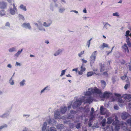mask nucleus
<instances>
[{
  "label": "nucleus",
  "mask_w": 131,
  "mask_h": 131,
  "mask_svg": "<svg viewBox=\"0 0 131 131\" xmlns=\"http://www.w3.org/2000/svg\"><path fill=\"white\" fill-rule=\"evenodd\" d=\"M70 112L72 114H75V111L74 110H71L70 111Z\"/></svg>",
  "instance_id": "62"
},
{
  "label": "nucleus",
  "mask_w": 131,
  "mask_h": 131,
  "mask_svg": "<svg viewBox=\"0 0 131 131\" xmlns=\"http://www.w3.org/2000/svg\"><path fill=\"white\" fill-rule=\"evenodd\" d=\"M65 10V8L62 6H61L58 7V11L60 13L62 14L63 13Z\"/></svg>",
  "instance_id": "11"
},
{
  "label": "nucleus",
  "mask_w": 131,
  "mask_h": 131,
  "mask_svg": "<svg viewBox=\"0 0 131 131\" xmlns=\"http://www.w3.org/2000/svg\"><path fill=\"white\" fill-rule=\"evenodd\" d=\"M120 126L118 125H115V129L116 131H118L119 130Z\"/></svg>",
  "instance_id": "47"
},
{
  "label": "nucleus",
  "mask_w": 131,
  "mask_h": 131,
  "mask_svg": "<svg viewBox=\"0 0 131 131\" xmlns=\"http://www.w3.org/2000/svg\"><path fill=\"white\" fill-rule=\"evenodd\" d=\"M94 111V109L93 107H92L91 108V111L90 112V114H93Z\"/></svg>",
  "instance_id": "59"
},
{
  "label": "nucleus",
  "mask_w": 131,
  "mask_h": 131,
  "mask_svg": "<svg viewBox=\"0 0 131 131\" xmlns=\"http://www.w3.org/2000/svg\"><path fill=\"white\" fill-rule=\"evenodd\" d=\"M67 108L66 106L61 107L60 108V110L62 114L65 113L67 110Z\"/></svg>",
  "instance_id": "18"
},
{
  "label": "nucleus",
  "mask_w": 131,
  "mask_h": 131,
  "mask_svg": "<svg viewBox=\"0 0 131 131\" xmlns=\"http://www.w3.org/2000/svg\"><path fill=\"white\" fill-rule=\"evenodd\" d=\"M22 26L23 28L28 29L29 30H31V29L30 24L29 23H24L22 25Z\"/></svg>",
  "instance_id": "8"
},
{
  "label": "nucleus",
  "mask_w": 131,
  "mask_h": 131,
  "mask_svg": "<svg viewBox=\"0 0 131 131\" xmlns=\"http://www.w3.org/2000/svg\"><path fill=\"white\" fill-rule=\"evenodd\" d=\"M112 93L107 91L105 92L102 96V97L104 98H108L110 97V95H111Z\"/></svg>",
  "instance_id": "7"
},
{
  "label": "nucleus",
  "mask_w": 131,
  "mask_h": 131,
  "mask_svg": "<svg viewBox=\"0 0 131 131\" xmlns=\"http://www.w3.org/2000/svg\"><path fill=\"white\" fill-rule=\"evenodd\" d=\"M9 112H6L0 115V117L2 118H7L9 116Z\"/></svg>",
  "instance_id": "17"
},
{
  "label": "nucleus",
  "mask_w": 131,
  "mask_h": 131,
  "mask_svg": "<svg viewBox=\"0 0 131 131\" xmlns=\"http://www.w3.org/2000/svg\"><path fill=\"white\" fill-rule=\"evenodd\" d=\"M106 109L103 106H102L100 107V113L101 114L104 115L105 113Z\"/></svg>",
  "instance_id": "19"
},
{
  "label": "nucleus",
  "mask_w": 131,
  "mask_h": 131,
  "mask_svg": "<svg viewBox=\"0 0 131 131\" xmlns=\"http://www.w3.org/2000/svg\"><path fill=\"white\" fill-rule=\"evenodd\" d=\"M97 54V51H95L92 53L91 56L90 57V60L91 65L93 64L95 61L96 56Z\"/></svg>",
  "instance_id": "2"
},
{
  "label": "nucleus",
  "mask_w": 131,
  "mask_h": 131,
  "mask_svg": "<svg viewBox=\"0 0 131 131\" xmlns=\"http://www.w3.org/2000/svg\"><path fill=\"white\" fill-rule=\"evenodd\" d=\"M56 128L54 127H50L47 131H56Z\"/></svg>",
  "instance_id": "41"
},
{
  "label": "nucleus",
  "mask_w": 131,
  "mask_h": 131,
  "mask_svg": "<svg viewBox=\"0 0 131 131\" xmlns=\"http://www.w3.org/2000/svg\"><path fill=\"white\" fill-rule=\"evenodd\" d=\"M106 121V119L105 118L103 119L102 120L101 122L102 125V126L104 127L105 126Z\"/></svg>",
  "instance_id": "38"
},
{
  "label": "nucleus",
  "mask_w": 131,
  "mask_h": 131,
  "mask_svg": "<svg viewBox=\"0 0 131 131\" xmlns=\"http://www.w3.org/2000/svg\"><path fill=\"white\" fill-rule=\"evenodd\" d=\"M7 127V125L6 124H5L0 126V129H1L5 128L6 127Z\"/></svg>",
  "instance_id": "49"
},
{
  "label": "nucleus",
  "mask_w": 131,
  "mask_h": 131,
  "mask_svg": "<svg viewBox=\"0 0 131 131\" xmlns=\"http://www.w3.org/2000/svg\"><path fill=\"white\" fill-rule=\"evenodd\" d=\"M7 3L3 1L0 2V9H4L7 8Z\"/></svg>",
  "instance_id": "4"
},
{
  "label": "nucleus",
  "mask_w": 131,
  "mask_h": 131,
  "mask_svg": "<svg viewBox=\"0 0 131 131\" xmlns=\"http://www.w3.org/2000/svg\"><path fill=\"white\" fill-rule=\"evenodd\" d=\"M129 102V103H128V107L129 108H131V102Z\"/></svg>",
  "instance_id": "64"
},
{
  "label": "nucleus",
  "mask_w": 131,
  "mask_h": 131,
  "mask_svg": "<svg viewBox=\"0 0 131 131\" xmlns=\"http://www.w3.org/2000/svg\"><path fill=\"white\" fill-rule=\"evenodd\" d=\"M126 83V84L124 86V89L126 90H127L130 86V82L129 80H127Z\"/></svg>",
  "instance_id": "26"
},
{
  "label": "nucleus",
  "mask_w": 131,
  "mask_h": 131,
  "mask_svg": "<svg viewBox=\"0 0 131 131\" xmlns=\"http://www.w3.org/2000/svg\"><path fill=\"white\" fill-rule=\"evenodd\" d=\"M129 116V114L127 113L124 112L122 113L121 117L122 119H126Z\"/></svg>",
  "instance_id": "13"
},
{
  "label": "nucleus",
  "mask_w": 131,
  "mask_h": 131,
  "mask_svg": "<svg viewBox=\"0 0 131 131\" xmlns=\"http://www.w3.org/2000/svg\"><path fill=\"white\" fill-rule=\"evenodd\" d=\"M50 90V87L49 86H47L41 90L40 92V94H41L43 93L44 92L46 91H49Z\"/></svg>",
  "instance_id": "15"
},
{
  "label": "nucleus",
  "mask_w": 131,
  "mask_h": 131,
  "mask_svg": "<svg viewBox=\"0 0 131 131\" xmlns=\"http://www.w3.org/2000/svg\"><path fill=\"white\" fill-rule=\"evenodd\" d=\"M129 38H128L127 39L126 42L127 43V44L128 45L129 47H131V44L130 42L129 41Z\"/></svg>",
  "instance_id": "50"
},
{
  "label": "nucleus",
  "mask_w": 131,
  "mask_h": 131,
  "mask_svg": "<svg viewBox=\"0 0 131 131\" xmlns=\"http://www.w3.org/2000/svg\"><path fill=\"white\" fill-rule=\"evenodd\" d=\"M119 121L116 118H115V121H114L112 123V124L113 125H118L119 123Z\"/></svg>",
  "instance_id": "33"
},
{
  "label": "nucleus",
  "mask_w": 131,
  "mask_h": 131,
  "mask_svg": "<svg viewBox=\"0 0 131 131\" xmlns=\"http://www.w3.org/2000/svg\"><path fill=\"white\" fill-rule=\"evenodd\" d=\"M47 124L46 122H45L43 125L42 127V131H45L46 129Z\"/></svg>",
  "instance_id": "32"
},
{
  "label": "nucleus",
  "mask_w": 131,
  "mask_h": 131,
  "mask_svg": "<svg viewBox=\"0 0 131 131\" xmlns=\"http://www.w3.org/2000/svg\"><path fill=\"white\" fill-rule=\"evenodd\" d=\"M93 74V72H88L87 74V76H91Z\"/></svg>",
  "instance_id": "45"
},
{
  "label": "nucleus",
  "mask_w": 131,
  "mask_h": 131,
  "mask_svg": "<svg viewBox=\"0 0 131 131\" xmlns=\"http://www.w3.org/2000/svg\"><path fill=\"white\" fill-rule=\"evenodd\" d=\"M64 123L65 124H69V126L71 128H73L74 127V124L73 123H70V121L69 120L65 121H64Z\"/></svg>",
  "instance_id": "20"
},
{
  "label": "nucleus",
  "mask_w": 131,
  "mask_h": 131,
  "mask_svg": "<svg viewBox=\"0 0 131 131\" xmlns=\"http://www.w3.org/2000/svg\"><path fill=\"white\" fill-rule=\"evenodd\" d=\"M101 86L102 88L104 89L106 85V83L103 80H101Z\"/></svg>",
  "instance_id": "30"
},
{
  "label": "nucleus",
  "mask_w": 131,
  "mask_h": 131,
  "mask_svg": "<svg viewBox=\"0 0 131 131\" xmlns=\"http://www.w3.org/2000/svg\"><path fill=\"white\" fill-rule=\"evenodd\" d=\"M17 66H21V65L20 63L16 62V63L15 66L16 67Z\"/></svg>",
  "instance_id": "60"
},
{
  "label": "nucleus",
  "mask_w": 131,
  "mask_h": 131,
  "mask_svg": "<svg viewBox=\"0 0 131 131\" xmlns=\"http://www.w3.org/2000/svg\"><path fill=\"white\" fill-rule=\"evenodd\" d=\"M84 94L85 96H89L90 95L93 94V89L92 88L89 89L88 91L86 92H84Z\"/></svg>",
  "instance_id": "9"
},
{
  "label": "nucleus",
  "mask_w": 131,
  "mask_h": 131,
  "mask_svg": "<svg viewBox=\"0 0 131 131\" xmlns=\"http://www.w3.org/2000/svg\"><path fill=\"white\" fill-rule=\"evenodd\" d=\"M5 26L6 27H10V24L9 22H7L5 24Z\"/></svg>",
  "instance_id": "58"
},
{
  "label": "nucleus",
  "mask_w": 131,
  "mask_h": 131,
  "mask_svg": "<svg viewBox=\"0 0 131 131\" xmlns=\"http://www.w3.org/2000/svg\"><path fill=\"white\" fill-rule=\"evenodd\" d=\"M60 113L58 110H57L54 113V116L55 119L61 118Z\"/></svg>",
  "instance_id": "14"
},
{
  "label": "nucleus",
  "mask_w": 131,
  "mask_h": 131,
  "mask_svg": "<svg viewBox=\"0 0 131 131\" xmlns=\"http://www.w3.org/2000/svg\"><path fill=\"white\" fill-rule=\"evenodd\" d=\"M26 81V80L25 79H23L19 83L20 86H23L25 84Z\"/></svg>",
  "instance_id": "31"
},
{
  "label": "nucleus",
  "mask_w": 131,
  "mask_h": 131,
  "mask_svg": "<svg viewBox=\"0 0 131 131\" xmlns=\"http://www.w3.org/2000/svg\"><path fill=\"white\" fill-rule=\"evenodd\" d=\"M19 8L21 9L24 11H26L27 9L26 6H25L23 4H21L19 6Z\"/></svg>",
  "instance_id": "27"
},
{
  "label": "nucleus",
  "mask_w": 131,
  "mask_h": 131,
  "mask_svg": "<svg viewBox=\"0 0 131 131\" xmlns=\"http://www.w3.org/2000/svg\"><path fill=\"white\" fill-rule=\"evenodd\" d=\"M38 28V29L40 30L43 31H46V30L44 28L42 25L41 26H39Z\"/></svg>",
  "instance_id": "37"
},
{
  "label": "nucleus",
  "mask_w": 131,
  "mask_h": 131,
  "mask_svg": "<svg viewBox=\"0 0 131 131\" xmlns=\"http://www.w3.org/2000/svg\"><path fill=\"white\" fill-rule=\"evenodd\" d=\"M8 51L10 52H12L16 51V48L14 47H13L10 48L8 49Z\"/></svg>",
  "instance_id": "36"
},
{
  "label": "nucleus",
  "mask_w": 131,
  "mask_h": 131,
  "mask_svg": "<svg viewBox=\"0 0 131 131\" xmlns=\"http://www.w3.org/2000/svg\"><path fill=\"white\" fill-rule=\"evenodd\" d=\"M23 50V49H22L20 50H18L17 53L14 54V57L16 58H17L19 57V55L22 52Z\"/></svg>",
  "instance_id": "24"
},
{
  "label": "nucleus",
  "mask_w": 131,
  "mask_h": 131,
  "mask_svg": "<svg viewBox=\"0 0 131 131\" xmlns=\"http://www.w3.org/2000/svg\"><path fill=\"white\" fill-rule=\"evenodd\" d=\"M66 70L67 69H66L62 70V71H61V73L60 75L61 77L62 76L65 74Z\"/></svg>",
  "instance_id": "48"
},
{
  "label": "nucleus",
  "mask_w": 131,
  "mask_h": 131,
  "mask_svg": "<svg viewBox=\"0 0 131 131\" xmlns=\"http://www.w3.org/2000/svg\"><path fill=\"white\" fill-rule=\"evenodd\" d=\"M52 24V21L50 20H47L46 22H44L43 23V26L48 27L50 26Z\"/></svg>",
  "instance_id": "5"
},
{
  "label": "nucleus",
  "mask_w": 131,
  "mask_h": 131,
  "mask_svg": "<svg viewBox=\"0 0 131 131\" xmlns=\"http://www.w3.org/2000/svg\"><path fill=\"white\" fill-rule=\"evenodd\" d=\"M92 121L89 120L88 122V126L89 127H91L92 125Z\"/></svg>",
  "instance_id": "61"
},
{
  "label": "nucleus",
  "mask_w": 131,
  "mask_h": 131,
  "mask_svg": "<svg viewBox=\"0 0 131 131\" xmlns=\"http://www.w3.org/2000/svg\"><path fill=\"white\" fill-rule=\"evenodd\" d=\"M102 47L103 49L104 47H108V45L105 43H103V45L102 46Z\"/></svg>",
  "instance_id": "52"
},
{
  "label": "nucleus",
  "mask_w": 131,
  "mask_h": 131,
  "mask_svg": "<svg viewBox=\"0 0 131 131\" xmlns=\"http://www.w3.org/2000/svg\"><path fill=\"white\" fill-rule=\"evenodd\" d=\"M84 53V51H81L78 54V56L80 57H81L82 54H83Z\"/></svg>",
  "instance_id": "57"
},
{
  "label": "nucleus",
  "mask_w": 131,
  "mask_h": 131,
  "mask_svg": "<svg viewBox=\"0 0 131 131\" xmlns=\"http://www.w3.org/2000/svg\"><path fill=\"white\" fill-rule=\"evenodd\" d=\"M112 15L113 16H115L118 17L119 16V15L118 12H116L113 14Z\"/></svg>",
  "instance_id": "51"
},
{
  "label": "nucleus",
  "mask_w": 131,
  "mask_h": 131,
  "mask_svg": "<svg viewBox=\"0 0 131 131\" xmlns=\"http://www.w3.org/2000/svg\"><path fill=\"white\" fill-rule=\"evenodd\" d=\"M18 17L20 19H21L23 20L24 19V17L22 15L19 14L18 15Z\"/></svg>",
  "instance_id": "54"
},
{
  "label": "nucleus",
  "mask_w": 131,
  "mask_h": 131,
  "mask_svg": "<svg viewBox=\"0 0 131 131\" xmlns=\"http://www.w3.org/2000/svg\"><path fill=\"white\" fill-rule=\"evenodd\" d=\"M81 71L82 72L84 71L85 70V68L83 67L82 65L81 67Z\"/></svg>",
  "instance_id": "55"
},
{
  "label": "nucleus",
  "mask_w": 131,
  "mask_h": 131,
  "mask_svg": "<svg viewBox=\"0 0 131 131\" xmlns=\"http://www.w3.org/2000/svg\"><path fill=\"white\" fill-rule=\"evenodd\" d=\"M90 118H89V120L92 121L93 120V119L95 118L93 114H90Z\"/></svg>",
  "instance_id": "43"
},
{
  "label": "nucleus",
  "mask_w": 131,
  "mask_h": 131,
  "mask_svg": "<svg viewBox=\"0 0 131 131\" xmlns=\"http://www.w3.org/2000/svg\"><path fill=\"white\" fill-rule=\"evenodd\" d=\"M118 102L119 105L121 107H122L126 104L125 101L122 100L121 98H120L118 99Z\"/></svg>",
  "instance_id": "6"
},
{
  "label": "nucleus",
  "mask_w": 131,
  "mask_h": 131,
  "mask_svg": "<svg viewBox=\"0 0 131 131\" xmlns=\"http://www.w3.org/2000/svg\"><path fill=\"white\" fill-rule=\"evenodd\" d=\"M17 11V9L12 8L11 7L9 9V13L12 15H14L16 14V12Z\"/></svg>",
  "instance_id": "10"
},
{
  "label": "nucleus",
  "mask_w": 131,
  "mask_h": 131,
  "mask_svg": "<svg viewBox=\"0 0 131 131\" xmlns=\"http://www.w3.org/2000/svg\"><path fill=\"white\" fill-rule=\"evenodd\" d=\"M111 25L109 24L107 22H106L105 24H104V25L103 27V28L106 29H107L109 27H111Z\"/></svg>",
  "instance_id": "23"
},
{
  "label": "nucleus",
  "mask_w": 131,
  "mask_h": 131,
  "mask_svg": "<svg viewBox=\"0 0 131 131\" xmlns=\"http://www.w3.org/2000/svg\"><path fill=\"white\" fill-rule=\"evenodd\" d=\"M57 128L58 129H61L63 127V125L61 124H58L57 125Z\"/></svg>",
  "instance_id": "34"
},
{
  "label": "nucleus",
  "mask_w": 131,
  "mask_h": 131,
  "mask_svg": "<svg viewBox=\"0 0 131 131\" xmlns=\"http://www.w3.org/2000/svg\"><path fill=\"white\" fill-rule=\"evenodd\" d=\"M126 65L128 66L129 70L130 71H131V64H130V63H128L126 64Z\"/></svg>",
  "instance_id": "53"
},
{
  "label": "nucleus",
  "mask_w": 131,
  "mask_h": 131,
  "mask_svg": "<svg viewBox=\"0 0 131 131\" xmlns=\"http://www.w3.org/2000/svg\"><path fill=\"white\" fill-rule=\"evenodd\" d=\"M63 49L62 48L59 49L54 54V56H57L61 54Z\"/></svg>",
  "instance_id": "12"
},
{
  "label": "nucleus",
  "mask_w": 131,
  "mask_h": 131,
  "mask_svg": "<svg viewBox=\"0 0 131 131\" xmlns=\"http://www.w3.org/2000/svg\"><path fill=\"white\" fill-rule=\"evenodd\" d=\"M93 93H96L98 94H100L101 93V91L99 89L95 88V89H93Z\"/></svg>",
  "instance_id": "16"
},
{
  "label": "nucleus",
  "mask_w": 131,
  "mask_h": 131,
  "mask_svg": "<svg viewBox=\"0 0 131 131\" xmlns=\"http://www.w3.org/2000/svg\"><path fill=\"white\" fill-rule=\"evenodd\" d=\"M122 97L124 99L126 102H131V95L129 94H126L123 95Z\"/></svg>",
  "instance_id": "3"
},
{
  "label": "nucleus",
  "mask_w": 131,
  "mask_h": 131,
  "mask_svg": "<svg viewBox=\"0 0 131 131\" xmlns=\"http://www.w3.org/2000/svg\"><path fill=\"white\" fill-rule=\"evenodd\" d=\"M75 127L77 129H79L81 127V124L80 123H78L75 126Z\"/></svg>",
  "instance_id": "40"
},
{
  "label": "nucleus",
  "mask_w": 131,
  "mask_h": 131,
  "mask_svg": "<svg viewBox=\"0 0 131 131\" xmlns=\"http://www.w3.org/2000/svg\"><path fill=\"white\" fill-rule=\"evenodd\" d=\"M92 39V38H91L90 40H88L86 43V45L88 46V48L90 47V42Z\"/></svg>",
  "instance_id": "42"
},
{
  "label": "nucleus",
  "mask_w": 131,
  "mask_h": 131,
  "mask_svg": "<svg viewBox=\"0 0 131 131\" xmlns=\"http://www.w3.org/2000/svg\"><path fill=\"white\" fill-rule=\"evenodd\" d=\"M56 121L53 119H50L49 121H48V123L50 125H54Z\"/></svg>",
  "instance_id": "25"
},
{
  "label": "nucleus",
  "mask_w": 131,
  "mask_h": 131,
  "mask_svg": "<svg viewBox=\"0 0 131 131\" xmlns=\"http://www.w3.org/2000/svg\"><path fill=\"white\" fill-rule=\"evenodd\" d=\"M9 83L11 85H14V80L12 79V78H10L9 80Z\"/></svg>",
  "instance_id": "39"
},
{
  "label": "nucleus",
  "mask_w": 131,
  "mask_h": 131,
  "mask_svg": "<svg viewBox=\"0 0 131 131\" xmlns=\"http://www.w3.org/2000/svg\"><path fill=\"white\" fill-rule=\"evenodd\" d=\"M70 12H74L76 14H77L78 13V12L77 11L75 10H70Z\"/></svg>",
  "instance_id": "63"
},
{
  "label": "nucleus",
  "mask_w": 131,
  "mask_h": 131,
  "mask_svg": "<svg viewBox=\"0 0 131 131\" xmlns=\"http://www.w3.org/2000/svg\"><path fill=\"white\" fill-rule=\"evenodd\" d=\"M90 108L88 106H86L84 108L85 113L86 115L88 114L89 112L90 111Z\"/></svg>",
  "instance_id": "21"
},
{
  "label": "nucleus",
  "mask_w": 131,
  "mask_h": 131,
  "mask_svg": "<svg viewBox=\"0 0 131 131\" xmlns=\"http://www.w3.org/2000/svg\"><path fill=\"white\" fill-rule=\"evenodd\" d=\"M5 12L4 9L0 10V16L1 17L4 16L5 15Z\"/></svg>",
  "instance_id": "29"
},
{
  "label": "nucleus",
  "mask_w": 131,
  "mask_h": 131,
  "mask_svg": "<svg viewBox=\"0 0 131 131\" xmlns=\"http://www.w3.org/2000/svg\"><path fill=\"white\" fill-rule=\"evenodd\" d=\"M122 48L124 50V51L125 52H126L127 53H128L129 51L128 49V48L127 46V45L126 43H125L123 46L122 47Z\"/></svg>",
  "instance_id": "22"
},
{
  "label": "nucleus",
  "mask_w": 131,
  "mask_h": 131,
  "mask_svg": "<svg viewBox=\"0 0 131 131\" xmlns=\"http://www.w3.org/2000/svg\"><path fill=\"white\" fill-rule=\"evenodd\" d=\"M107 121L106 122L108 124H111L112 122L113 121V119L111 117H109L107 118Z\"/></svg>",
  "instance_id": "28"
},
{
  "label": "nucleus",
  "mask_w": 131,
  "mask_h": 131,
  "mask_svg": "<svg viewBox=\"0 0 131 131\" xmlns=\"http://www.w3.org/2000/svg\"><path fill=\"white\" fill-rule=\"evenodd\" d=\"M127 123L131 125V117L127 120Z\"/></svg>",
  "instance_id": "56"
},
{
  "label": "nucleus",
  "mask_w": 131,
  "mask_h": 131,
  "mask_svg": "<svg viewBox=\"0 0 131 131\" xmlns=\"http://www.w3.org/2000/svg\"><path fill=\"white\" fill-rule=\"evenodd\" d=\"M67 117V118L72 119L73 117V115L70 114H68Z\"/></svg>",
  "instance_id": "44"
},
{
  "label": "nucleus",
  "mask_w": 131,
  "mask_h": 131,
  "mask_svg": "<svg viewBox=\"0 0 131 131\" xmlns=\"http://www.w3.org/2000/svg\"><path fill=\"white\" fill-rule=\"evenodd\" d=\"M85 97L84 96H83L82 98L77 99L76 101H75L72 105V107L74 109L76 108L79 106L81 104L82 102H84L85 103H92L93 101V98L91 96L85 99Z\"/></svg>",
  "instance_id": "1"
},
{
  "label": "nucleus",
  "mask_w": 131,
  "mask_h": 131,
  "mask_svg": "<svg viewBox=\"0 0 131 131\" xmlns=\"http://www.w3.org/2000/svg\"><path fill=\"white\" fill-rule=\"evenodd\" d=\"M129 33L130 31L129 30H127L126 32L125 36L127 37V39L128 38V36H129L130 35Z\"/></svg>",
  "instance_id": "46"
},
{
  "label": "nucleus",
  "mask_w": 131,
  "mask_h": 131,
  "mask_svg": "<svg viewBox=\"0 0 131 131\" xmlns=\"http://www.w3.org/2000/svg\"><path fill=\"white\" fill-rule=\"evenodd\" d=\"M121 78L122 80H125L126 82V81L127 80H129L128 78L126 75L122 77H121Z\"/></svg>",
  "instance_id": "35"
}]
</instances>
